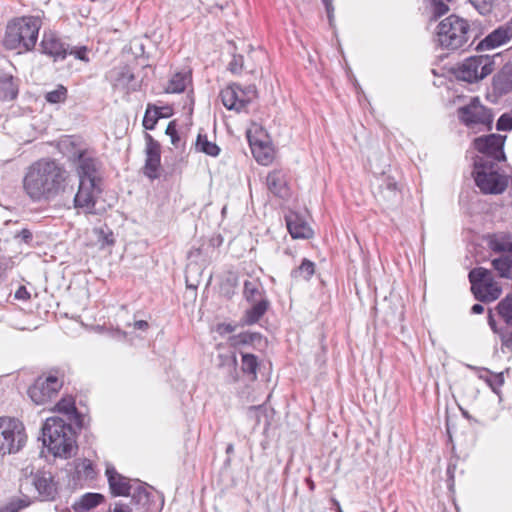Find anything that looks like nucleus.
<instances>
[{"mask_svg": "<svg viewBox=\"0 0 512 512\" xmlns=\"http://www.w3.org/2000/svg\"><path fill=\"white\" fill-rule=\"evenodd\" d=\"M69 173L57 160L41 158L26 168L24 193L32 202H50L66 191Z\"/></svg>", "mask_w": 512, "mask_h": 512, "instance_id": "f257e3e1", "label": "nucleus"}, {"mask_svg": "<svg viewBox=\"0 0 512 512\" xmlns=\"http://www.w3.org/2000/svg\"><path fill=\"white\" fill-rule=\"evenodd\" d=\"M41 432L43 446L54 457L71 458L78 448L74 428L61 417L47 418Z\"/></svg>", "mask_w": 512, "mask_h": 512, "instance_id": "f03ea898", "label": "nucleus"}, {"mask_svg": "<svg viewBox=\"0 0 512 512\" xmlns=\"http://www.w3.org/2000/svg\"><path fill=\"white\" fill-rule=\"evenodd\" d=\"M42 21L37 16L12 19L6 27L3 44L8 50L31 51L35 48Z\"/></svg>", "mask_w": 512, "mask_h": 512, "instance_id": "7ed1b4c3", "label": "nucleus"}, {"mask_svg": "<svg viewBox=\"0 0 512 512\" xmlns=\"http://www.w3.org/2000/svg\"><path fill=\"white\" fill-rule=\"evenodd\" d=\"M469 22L455 14L449 15L439 22L436 29L435 41L442 48L449 51L463 49L470 37Z\"/></svg>", "mask_w": 512, "mask_h": 512, "instance_id": "20e7f679", "label": "nucleus"}, {"mask_svg": "<svg viewBox=\"0 0 512 512\" xmlns=\"http://www.w3.org/2000/svg\"><path fill=\"white\" fill-rule=\"evenodd\" d=\"M499 164L474 160L472 175L476 186L485 195L502 194L508 187L509 178L501 171Z\"/></svg>", "mask_w": 512, "mask_h": 512, "instance_id": "39448f33", "label": "nucleus"}, {"mask_svg": "<svg viewBox=\"0 0 512 512\" xmlns=\"http://www.w3.org/2000/svg\"><path fill=\"white\" fill-rule=\"evenodd\" d=\"M468 279L471 284V292L479 302H493L502 293L501 285L494 280L492 271L489 269L484 267L473 268L468 274Z\"/></svg>", "mask_w": 512, "mask_h": 512, "instance_id": "423d86ee", "label": "nucleus"}, {"mask_svg": "<svg viewBox=\"0 0 512 512\" xmlns=\"http://www.w3.org/2000/svg\"><path fill=\"white\" fill-rule=\"evenodd\" d=\"M164 505L163 495L157 491H148L140 486L132 493L129 502L118 501L111 512H159Z\"/></svg>", "mask_w": 512, "mask_h": 512, "instance_id": "0eeeda50", "label": "nucleus"}, {"mask_svg": "<svg viewBox=\"0 0 512 512\" xmlns=\"http://www.w3.org/2000/svg\"><path fill=\"white\" fill-rule=\"evenodd\" d=\"M25 427L21 421L0 417V455L18 453L26 443Z\"/></svg>", "mask_w": 512, "mask_h": 512, "instance_id": "6e6552de", "label": "nucleus"}, {"mask_svg": "<svg viewBox=\"0 0 512 512\" xmlns=\"http://www.w3.org/2000/svg\"><path fill=\"white\" fill-rule=\"evenodd\" d=\"M456 112L459 122L467 128L483 126L487 131L492 130L493 111L484 106L479 97H472L467 104L458 107Z\"/></svg>", "mask_w": 512, "mask_h": 512, "instance_id": "1a4fd4ad", "label": "nucleus"}, {"mask_svg": "<svg viewBox=\"0 0 512 512\" xmlns=\"http://www.w3.org/2000/svg\"><path fill=\"white\" fill-rule=\"evenodd\" d=\"M496 57H500V54L468 57L456 69L455 75L458 79L468 83L478 82L493 72Z\"/></svg>", "mask_w": 512, "mask_h": 512, "instance_id": "9d476101", "label": "nucleus"}, {"mask_svg": "<svg viewBox=\"0 0 512 512\" xmlns=\"http://www.w3.org/2000/svg\"><path fill=\"white\" fill-rule=\"evenodd\" d=\"M507 136L491 133L476 137L473 140L474 149L480 153L474 160H484L489 163H501L506 161L504 145Z\"/></svg>", "mask_w": 512, "mask_h": 512, "instance_id": "9b49d317", "label": "nucleus"}, {"mask_svg": "<svg viewBox=\"0 0 512 512\" xmlns=\"http://www.w3.org/2000/svg\"><path fill=\"white\" fill-rule=\"evenodd\" d=\"M105 475L107 477L110 494L113 497H130L131 499L132 493L140 486L148 487V491H155L153 487L139 479H131L120 474L112 465L106 467Z\"/></svg>", "mask_w": 512, "mask_h": 512, "instance_id": "f8f14e48", "label": "nucleus"}, {"mask_svg": "<svg viewBox=\"0 0 512 512\" xmlns=\"http://www.w3.org/2000/svg\"><path fill=\"white\" fill-rule=\"evenodd\" d=\"M63 386V380L50 373L48 376H39L28 388L27 394L37 405L47 403L55 397Z\"/></svg>", "mask_w": 512, "mask_h": 512, "instance_id": "ddd939ff", "label": "nucleus"}, {"mask_svg": "<svg viewBox=\"0 0 512 512\" xmlns=\"http://www.w3.org/2000/svg\"><path fill=\"white\" fill-rule=\"evenodd\" d=\"M70 159L76 166L79 181L101 183L99 177L100 161L86 149L76 150Z\"/></svg>", "mask_w": 512, "mask_h": 512, "instance_id": "4468645a", "label": "nucleus"}, {"mask_svg": "<svg viewBox=\"0 0 512 512\" xmlns=\"http://www.w3.org/2000/svg\"><path fill=\"white\" fill-rule=\"evenodd\" d=\"M101 183L79 181L78 191L74 196V207L82 209L85 214L95 215L96 203L102 193Z\"/></svg>", "mask_w": 512, "mask_h": 512, "instance_id": "2eb2a0df", "label": "nucleus"}, {"mask_svg": "<svg viewBox=\"0 0 512 512\" xmlns=\"http://www.w3.org/2000/svg\"><path fill=\"white\" fill-rule=\"evenodd\" d=\"M41 54L52 58L54 62L63 61L68 56L69 44L53 31H44L39 44Z\"/></svg>", "mask_w": 512, "mask_h": 512, "instance_id": "dca6fc26", "label": "nucleus"}, {"mask_svg": "<svg viewBox=\"0 0 512 512\" xmlns=\"http://www.w3.org/2000/svg\"><path fill=\"white\" fill-rule=\"evenodd\" d=\"M145 164L143 167L144 175L150 180L159 178V168L161 166V145L149 133H145Z\"/></svg>", "mask_w": 512, "mask_h": 512, "instance_id": "f3484780", "label": "nucleus"}, {"mask_svg": "<svg viewBox=\"0 0 512 512\" xmlns=\"http://www.w3.org/2000/svg\"><path fill=\"white\" fill-rule=\"evenodd\" d=\"M512 91V61L505 63L492 78V90L488 99L495 102V96L507 95Z\"/></svg>", "mask_w": 512, "mask_h": 512, "instance_id": "a211bd4d", "label": "nucleus"}, {"mask_svg": "<svg viewBox=\"0 0 512 512\" xmlns=\"http://www.w3.org/2000/svg\"><path fill=\"white\" fill-rule=\"evenodd\" d=\"M33 485L43 501H53L58 494L57 482L50 471H37L33 475Z\"/></svg>", "mask_w": 512, "mask_h": 512, "instance_id": "6ab92c4d", "label": "nucleus"}, {"mask_svg": "<svg viewBox=\"0 0 512 512\" xmlns=\"http://www.w3.org/2000/svg\"><path fill=\"white\" fill-rule=\"evenodd\" d=\"M512 39V18L506 24L499 26L483 40H481L475 50L483 51L497 48Z\"/></svg>", "mask_w": 512, "mask_h": 512, "instance_id": "aec40b11", "label": "nucleus"}, {"mask_svg": "<svg viewBox=\"0 0 512 512\" xmlns=\"http://www.w3.org/2000/svg\"><path fill=\"white\" fill-rule=\"evenodd\" d=\"M241 86L232 83L220 91L221 102L224 107L237 113L247 111V101L241 97Z\"/></svg>", "mask_w": 512, "mask_h": 512, "instance_id": "412c9836", "label": "nucleus"}, {"mask_svg": "<svg viewBox=\"0 0 512 512\" xmlns=\"http://www.w3.org/2000/svg\"><path fill=\"white\" fill-rule=\"evenodd\" d=\"M114 87H123L136 91L140 84L135 82V75L128 65L115 67L110 70L106 76Z\"/></svg>", "mask_w": 512, "mask_h": 512, "instance_id": "4be33fe9", "label": "nucleus"}, {"mask_svg": "<svg viewBox=\"0 0 512 512\" xmlns=\"http://www.w3.org/2000/svg\"><path fill=\"white\" fill-rule=\"evenodd\" d=\"M268 190L276 197L288 199L291 195L287 175L282 170H273L266 177Z\"/></svg>", "mask_w": 512, "mask_h": 512, "instance_id": "5701e85b", "label": "nucleus"}, {"mask_svg": "<svg viewBox=\"0 0 512 512\" xmlns=\"http://www.w3.org/2000/svg\"><path fill=\"white\" fill-rule=\"evenodd\" d=\"M285 221L292 238L309 239L313 236L312 229L298 213H290L286 215Z\"/></svg>", "mask_w": 512, "mask_h": 512, "instance_id": "b1692460", "label": "nucleus"}, {"mask_svg": "<svg viewBox=\"0 0 512 512\" xmlns=\"http://www.w3.org/2000/svg\"><path fill=\"white\" fill-rule=\"evenodd\" d=\"M379 195L388 208L396 205L401 199L398 183L390 176H384L379 185Z\"/></svg>", "mask_w": 512, "mask_h": 512, "instance_id": "393cba45", "label": "nucleus"}, {"mask_svg": "<svg viewBox=\"0 0 512 512\" xmlns=\"http://www.w3.org/2000/svg\"><path fill=\"white\" fill-rule=\"evenodd\" d=\"M105 501V497L101 493L87 492L80 496L72 504L75 512H88Z\"/></svg>", "mask_w": 512, "mask_h": 512, "instance_id": "a878e982", "label": "nucleus"}, {"mask_svg": "<svg viewBox=\"0 0 512 512\" xmlns=\"http://www.w3.org/2000/svg\"><path fill=\"white\" fill-rule=\"evenodd\" d=\"M251 304L252 306L245 311L242 318L244 324L246 325L256 324L265 315L270 307V301L268 298H261Z\"/></svg>", "mask_w": 512, "mask_h": 512, "instance_id": "bb28decb", "label": "nucleus"}, {"mask_svg": "<svg viewBox=\"0 0 512 512\" xmlns=\"http://www.w3.org/2000/svg\"><path fill=\"white\" fill-rule=\"evenodd\" d=\"M219 367L225 369L226 371V382L228 383H236L239 380V373H238V361L236 354L231 353H225V354H219Z\"/></svg>", "mask_w": 512, "mask_h": 512, "instance_id": "cd10ccee", "label": "nucleus"}, {"mask_svg": "<svg viewBox=\"0 0 512 512\" xmlns=\"http://www.w3.org/2000/svg\"><path fill=\"white\" fill-rule=\"evenodd\" d=\"M243 297L248 303H254L261 298H267L261 281L259 279L245 280L243 283Z\"/></svg>", "mask_w": 512, "mask_h": 512, "instance_id": "c85d7f7f", "label": "nucleus"}, {"mask_svg": "<svg viewBox=\"0 0 512 512\" xmlns=\"http://www.w3.org/2000/svg\"><path fill=\"white\" fill-rule=\"evenodd\" d=\"M315 273V263L307 258H303L301 264L290 272L293 281H309Z\"/></svg>", "mask_w": 512, "mask_h": 512, "instance_id": "c756f323", "label": "nucleus"}, {"mask_svg": "<svg viewBox=\"0 0 512 512\" xmlns=\"http://www.w3.org/2000/svg\"><path fill=\"white\" fill-rule=\"evenodd\" d=\"M241 371L247 375L251 381L257 379V370L259 367L258 357L251 353H241Z\"/></svg>", "mask_w": 512, "mask_h": 512, "instance_id": "7c9ffc66", "label": "nucleus"}, {"mask_svg": "<svg viewBox=\"0 0 512 512\" xmlns=\"http://www.w3.org/2000/svg\"><path fill=\"white\" fill-rule=\"evenodd\" d=\"M488 247L496 253H510L512 255V237L504 235L497 237L495 234L489 236Z\"/></svg>", "mask_w": 512, "mask_h": 512, "instance_id": "2f4dec72", "label": "nucleus"}, {"mask_svg": "<svg viewBox=\"0 0 512 512\" xmlns=\"http://www.w3.org/2000/svg\"><path fill=\"white\" fill-rule=\"evenodd\" d=\"M491 264L494 270L497 271L499 277L512 279V257L510 255L494 258Z\"/></svg>", "mask_w": 512, "mask_h": 512, "instance_id": "473e14b6", "label": "nucleus"}, {"mask_svg": "<svg viewBox=\"0 0 512 512\" xmlns=\"http://www.w3.org/2000/svg\"><path fill=\"white\" fill-rule=\"evenodd\" d=\"M195 148L197 151L211 157H217L221 151L216 143L209 141L207 135L202 133L197 136Z\"/></svg>", "mask_w": 512, "mask_h": 512, "instance_id": "72a5a7b5", "label": "nucleus"}, {"mask_svg": "<svg viewBox=\"0 0 512 512\" xmlns=\"http://www.w3.org/2000/svg\"><path fill=\"white\" fill-rule=\"evenodd\" d=\"M0 90L2 99L5 101L14 100L18 96V84L12 76H4L0 78Z\"/></svg>", "mask_w": 512, "mask_h": 512, "instance_id": "f704fd0d", "label": "nucleus"}, {"mask_svg": "<svg viewBox=\"0 0 512 512\" xmlns=\"http://www.w3.org/2000/svg\"><path fill=\"white\" fill-rule=\"evenodd\" d=\"M190 81V76L187 73H175L169 80L166 93H182L186 89L187 83Z\"/></svg>", "mask_w": 512, "mask_h": 512, "instance_id": "c9c22d12", "label": "nucleus"}, {"mask_svg": "<svg viewBox=\"0 0 512 512\" xmlns=\"http://www.w3.org/2000/svg\"><path fill=\"white\" fill-rule=\"evenodd\" d=\"M249 144L252 150V154L258 163L266 165L272 160L269 149L261 142L253 141L249 138Z\"/></svg>", "mask_w": 512, "mask_h": 512, "instance_id": "e433bc0d", "label": "nucleus"}, {"mask_svg": "<svg viewBox=\"0 0 512 512\" xmlns=\"http://www.w3.org/2000/svg\"><path fill=\"white\" fill-rule=\"evenodd\" d=\"M497 312L507 325L512 326V294L506 295L497 305Z\"/></svg>", "mask_w": 512, "mask_h": 512, "instance_id": "4c0bfd02", "label": "nucleus"}, {"mask_svg": "<svg viewBox=\"0 0 512 512\" xmlns=\"http://www.w3.org/2000/svg\"><path fill=\"white\" fill-rule=\"evenodd\" d=\"M158 107L154 104H148L146 107V111L143 117V127L146 130H153L159 119H161V115L157 111Z\"/></svg>", "mask_w": 512, "mask_h": 512, "instance_id": "58836bf2", "label": "nucleus"}, {"mask_svg": "<svg viewBox=\"0 0 512 512\" xmlns=\"http://www.w3.org/2000/svg\"><path fill=\"white\" fill-rule=\"evenodd\" d=\"M261 339V334L258 332H242L230 337L233 346L249 345Z\"/></svg>", "mask_w": 512, "mask_h": 512, "instance_id": "ea45409f", "label": "nucleus"}, {"mask_svg": "<svg viewBox=\"0 0 512 512\" xmlns=\"http://www.w3.org/2000/svg\"><path fill=\"white\" fill-rule=\"evenodd\" d=\"M246 416L253 423V429H256L260 425L262 417L267 416V409L265 405L250 406L247 409Z\"/></svg>", "mask_w": 512, "mask_h": 512, "instance_id": "a19ab883", "label": "nucleus"}, {"mask_svg": "<svg viewBox=\"0 0 512 512\" xmlns=\"http://www.w3.org/2000/svg\"><path fill=\"white\" fill-rule=\"evenodd\" d=\"M67 95V88L64 85L59 84L57 85L56 89L47 92L44 98L50 104H59L64 103L66 101Z\"/></svg>", "mask_w": 512, "mask_h": 512, "instance_id": "79ce46f5", "label": "nucleus"}, {"mask_svg": "<svg viewBox=\"0 0 512 512\" xmlns=\"http://www.w3.org/2000/svg\"><path fill=\"white\" fill-rule=\"evenodd\" d=\"M75 473L77 476L91 478L94 473L93 464L89 459H76L74 461Z\"/></svg>", "mask_w": 512, "mask_h": 512, "instance_id": "37998d69", "label": "nucleus"}, {"mask_svg": "<svg viewBox=\"0 0 512 512\" xmlns=\"http://www.w3.org/2000/svg\"><path fill=\"white\" fill-rule=\"evenodd\" d=\"M483 371L489 374L486 378V383L492 389L493 392L499 393L500 388L504 384V376L503 373H492L489 369L483 368Z\"/></svg>", "mask_w": 512, "mask_h": 512, "instance_id": "c03bdc74", "label": "nucleus"}, {"mask_svg": "<svg viewBox=\"0 0 512 512\" xmlns=\"http://www.w3.org/2000/svg\"><path fill=\"white\" fill-rule=\"evenodd\" d=\"M29 501L22 498H15L9 501L4 506L0 507V512H19L21 509L27 507Z\"/></svg>", "mask_w": 512, "mask_h": 512, "instance_id": "a18cd8bd", "label": "nucleus"}, {"mask_svg": "<svg viewBox=\"0 0 512 512\" xmlns=\"http://www.w3.org/2000/svg\"><path fill=\"white\" fill-rule=\"evenodd\" d=\"M76 409L75 401L72 397L62 398L55 406V410L67 417Z\"/></svg>", "mask_w": 512, "mask_h": 512, "instance_id": "49530a36", "label": "nucleus"}, {"mask_svg": "<svg viewBox=\"0 0 512 512\" xmlns=\"http://www.w3.org/2000/svg\"><path fill=\"white\" fill-rule=\"evenodd\" d=\"M497 0H469L470 4L482 15L489 14Z\"/></svg>", "mask_w": 512, "mask_h": 512, "instance_id": "de8ad7c7", "label": "nucleus"}, {"mask_svg": "<svg viewBox=\"0 0 512 512\" xmlns=\"http://www.w3.org/2000/svg\"><path fill=\"white\" fill-rule=\"evenodd\" d=\"M497 131H511L512 130V114L503 113L496 122Z\"/></svg>", "mask_w": 512, "mask_h": 512, "instance_id": "09e8293b", "label": "nucleus"}, {"mask_svg": "<svg viewBox=\"0 0 512 512\" xmlns=\"http://www.w3.org/2000/svg\"><path fill=\"white\" fill-rule=\"evenodd\" d=\"M430 6L434 18L441 17L449 11V7L442 0H430Z\"/></svg>", "mask_w": 512, "mask_h": 512, "instance_id": "8fccbe9b", "label": "nucleus"}, {"mask_svg": "<svg viewBox=\"0 0 512 512\" xmlns=\"http://www.w3.org/2000/svg\"><path fill=\"white\" fill-rule=\"evenodd\" d=\"M456 467H457V460L450 459L447 469H446V476H447V487H448L449 491H451V492L454 491V483H455L454 475H455Z\"/></svg>", "mask_w": 512, "mask_h": 512, "instance_id": "3c124183", "label": "nucleus"}, {"mask_svg": "<svg viewBox=\"0 0 512 512\" xmlns=\"http://www.w3.org/2000/svg\"><path fill=\"white\" fill-rule=\"evenodd\" d=\"M165 133H166V135L170 136L172 145L175 146L176 148L179 147L180 136H179L178 131H177L176 120H173V121L169 122V124H168V126L166 128Z\"/></svg>", "mask_w": 512, "mask_h": 512, "instance_id": "603ef678", "label": "nucleus"}, {"mask_svg": "<svg viewBox=\"0 0 512 512\" xmlns=\"http://www.w3.org/2000/svg\"><path fill=\"white\" fill-rule=\"evenodd\" d=\"M68 55H73L76 59L81 60L83 62H89L90 59L88 57V48L86 46L74 47L71 48L69 46Z\"/></svg>", "mask_w": 512, "mask_h": 512, "instance_id": "864d4df0", "label": "nucleus"}, {"mask_svg": "<svg viewBox=\"0 0 512 512\" xmlns=\"http://www.w3.org/2000/svg\"><path fill=\"white\" fill-rule=\"evenodd\" d=\"M241 97L247 101V106L258 97V91L255 85H248L245 88L241 87Z\"/></svg>", "mask_w": 512, "mask_h": 512, "instance_id": "5fc2aeb1", "label": "nucleus"}, {"mask_svg": "<svg viewBox=\"0 0 512 512\" xmlns=\"http://www.w3.org/2000/svg\"><path fill=\"white\" fill-rule=\"evenodd\" d=\"M244 59L242 55H233L228 64V70L233 74H239L243 68Z\"/></svg>", "mask_w": 512, "mask_h": 512, "instance_id": "6e6d98bb", "label": "nucleus"}, {"mask_svg": "<svg viewBox=\"0 0 512 512\" xmlns=\"http://www.w3.org/2000/svg\"><path fill=\"white\" fill-rule=\"evenodd\" d=\"M71 423H74L78 429L85 427V416L77 408L67 417Z\"/></svg>", "mask_w": 512, "mask_h": 512, "instance_id": "4d7b16f0", "label": "nucleus"}, {"mask_svg": "<svg viewBox=\"0 0 512 512\" xmlns=\"http://www.w3.org/2000/svg\"><path fill=\"white\" fill-rule=\"evenodd\" d=\"M15 238L29 245L33 240V234L28 228H23L15 235Z\"/></svg>", "mask_w": 512, "mask_h": 512, "instance_id": "13d9d810", "label": "nucleus"}, {"mask_svg": "<svg viewBox=\"0 0 512 512\" xmlns=\"http://www.w3.org/2000/svg\"><path fill=\"white\" fill-rule=\"evenodd\" d=\"M99 240L106 245H113L115 243L114 235L111 230H100Z\"/></svg>", "mask_w": 512, "mask_h": 512, "instance_id": "bf43d9fd", "label": "nucleus"}, {"mask_svg": "<svg viewBox=\"0 0 512 512\" xmlns=\"http://www.w3.org/2000/svg\"><path fill=\"white\" fill-rule=\"evenodd\" d=\"M332 2H333V0H322V3L326 9L327 18H328L330 26L333 25V21H334V6H333Z\"/></svg>", "mask_w": 512, "mask_h": 512, "instance_id": "052dcab7", "label": "nucleus"}, {"mask_svg": "<svg viewBox=\"0 0 512 512\" xmlns=\"http://www.w3.org/2000/svg\"><path fill=\"white\" fill-rule=\"evenodd\" d=\"M15 299L21 301H27L30 299L31 295L27 288L23 285L19 286L14 294Z\"/></svg>", "mask_w": 512, "mask_h": 512, "instance_id": "680f3d73", "label": "nucleus"}, {"mask_svg": "<svg viewBox=\"0 0 512 512\" xmlns=\"http://www.w3.org/2000/svg\"><path fill=\"white\" fill-rule=\"evenodd\" d=\"M235 330V326L230 323H220L217 325V332L221 335L232 333Z\"/></svg>", "mask_w": 512, "mask_h": 512, "instance_id": "e2e57ef3", "label": "nucleus"}, {"mask_svg": "<svg viewBox=\"0 0 512 512\" xmlns=\"http://www.w3.org/2000/svg\"><path fill=\"white\" fill-rule=\"evenodd\" d=\"M157 111L161 115V118H169L173 114V110L169 106L158 107Z\"/></svg>", "mask_w": 512, "mask_h": 512, "instance_id": "0e129e2a", "label": "nucleus"}, {"mask_svg": "<svg viewBox=\"0 0 512 512\" xmlns=\"http://www.w3.org/2000/svg\"><path fill=\"white\" fill-rule=\"evenodd\" d=\"M502 345L506 346L509 349H512V330L508 335H502L501 337Z\"/></svg>", "mask_w": 512, "mask_h": 512, "instance_id": "69168bd1", "label": "nucleus"}, {"mask_svg": "<svg viewBox=\"0 0 512 512\" xmlns=\"http://www.w3.org/2000/svg\"><path fill=\"white\" fill-rule=\"evenodd\" d=\"M149 327V324L145 320H138L134 323V328L139 330H146Z\"/></svg>", "mask_w": 512, "mask_h": 512, "instance_id": "338daca9", "label": "nucleus"}, {"mask_svg": "<svg viewBox=\"0 0 512 512\" xmlns=\"http://www.w3.org/2000/svg\"><path fill=\"white\" fill-rule=\"evenodd\" d=\"M484 312V306L482 304L476 303L471 307L472 314H481Z\"/></svg>", "mask_w": 512, "mask_h": 512, "instance_id": "774afa93", "label": "nucleus"}]
</instances>
